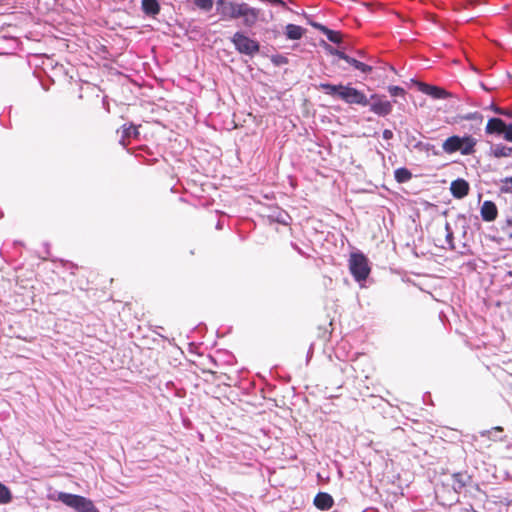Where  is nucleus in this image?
I'll return each instance as SVG.
<instances>
[{"mask_svg":"<svg viewBox=\"0 0 512 512\" xmlns=\"http://www.w3.org/2000/svg\"><path fill=\"white\" fill-rule=\"evenodd\" d=\"M319 89L324 91L327 95L338 97L348 104H358L362 106H367L369 104L366 95L362 91L351 86L320 83Z\"/></svg>","mask_w":512,"mask_h":512,"instance_id":"obj_1","label":"nucleus"},{"mask_svg":"<svg viewBox=\"0 0 512 512\" xmlns=\"http://www.w3.org/2000/svg\"><path fill=\"white\" fill-rule=\"evenodd\" d=\"M477 139L472 135L448 137L442 144V149L447 154L460 152L462 155H472L475 152Z\"/></svg>","mask_w":512,"mask_h":512,"instance_id":"obj_2","label":"nucleus"},{"mask_svg":"<svg viewBox=\"0 0 512 512\" xmlns=\"http://www.w3.org/2000/svg\"><path fill=\"white\" fill-rule=\"evenodd\" d=\"M56 499L77 512H99L92 500L81 495L60 492Z\"/></svg>","mask_w":512,"mask_h":512,"instance_id":"obj_3","label":"nucleus"},{"mask_svg":"<svg viewBox=\"0 0 512 512\" xmlns=\"http://www.w3.org/2000/svg\"><path fill=\"white\" fill-rule=\"evenodd\" d=\"M236 51L240 54L254 56L260 50V44L258 41L248 37L245 33L237 31L231 38Z\"/></svg>","mask_w":512,"mask_h":512,"instance_id":"obj_4","label":"nucleus"},{"mask_svg":"<svg viewBox=\"0 0 512 512\" xmlns=\"http://www.w3.org/2000/svg\"><path fill=\"white\" fill-rule=\"evenodd\" d=\"M349 269L356 281H365L370 274L368 259L362 253H353L349 259Z\"/></svg>","mask_w":512,"mask_h":512,"instance_id":"obj_5","label":"nucleus"},{"mask_svg":"<svg viewBox=\"0 0 512 512\" xmlns=\"http://www.w3.org/2000/svg\"><path fill=\"white\" fill-rule=\"evenodd\" d=\"M243 3L234 1L218 0L216 3V10L221 15L222 19L233 20L240 18Z\"/></svg>","mask_w":512,"mask_h":512,"instance_id":"obj_6","label":"nucleus"},{"mask_svg":"<svg viewBox=\"0 0 512 512\" xmlns=\"http://www.w3.org/2000/svg\"><path fill=\"white\" fill-rule=\"evenodd\" d=\"M263 13L260 9L250 7L247 3H243L240 18L243 19L244 26L251 28L262 18Z\"/></svg>","mask_w":512,"mask_h":512,"instance_id":"obj_7","label":"nucleus"},{"mask_svg":"<svg viewBox=\"0 0 512 512\" xmlns=\"http://www.w3.org/2000/svg\"><path fill=\"white\" fill-rule=\"evenodd\" d=\"M418 87L422 93L429 95L434 99H446V98L450 97L449 92H447L445 89L438 87V86H434V85H430V84H426V83H419Z\"/></svg>","mask_w":512,"mask_h":512,"instance_id":"obj_8","label":"nucleus"},{"mask_svg":"<svg viewBox=\"0 0 512 512\" xmlns=\"http://www.w3.org/2000/svg\"><path fill=\"white\" fill-rule=\"evenodd\" d=\"M372 99H376L370 106V110L379 115L386 116L392 112V104L387 100L378 99L376 95L372 96Z\"/></svg>","mask_w":512,"mask_h":512,"instance_id":"obj_9","label":"nucleus"},{"mask_svg":"<svg viewBox=\"0 0 512 512\" xmlns=\"http://www.w3.org/2000/svg\"><path fill=\"white\" fill-rule=\"evenodd\" d=\"M450 191L453 197L457 199L464 198L469 193V184L466 180L458 178L452 181Z\"/></svg>","mask_w":512,"mask_h":512,"instance_id":"obj_10","label":"nucleus"},{"mask_svg":"<svg viewBox=\"0 0 512 512\" xmlns=\"http://www.w3.org/2000/svg\"><path fill=\"white\" fill-rule=\"evenodd\" d=\"M313 503L317 509L326 511L333 507L334 499L326 492H319L314 497Z\"/></svg>","mask_w":512,"mask_h":512,"instance_id":"obj_11","label":"nucleus"},{"mask_svg":"<svg viewBox=\"0 0 512 512\" xmlns=\"http://www.w3.org/2000/svg\"><path fill=\"white\" fill-rule=\"evenodd\" d=\"M480 213L484 221L491 222L496 219L498 211L494 202L485 201L481 206Z\"/></svg>","mask_w":512,"mask_h":512,"instance_id":"obj_12","label":"nucleus"},{"mask_svg":"<svg viewBox=\"0 0 512 512\" xmlns=\"http://www.w3.org/2000/svg\"><path fill=\"white\" fill-rule=\"evenodd\" d=\"M506 123L500 118H491L485 128L487 134H504Z\"/></svg>","mask_w":512,"mask_h":512,"instance_id":"obj_13","label":"nucleus"},{"mask_svg":"<svg viewBox=\"0 0 512 512\" xmlns=\"http://www.w3.org/2000/svg\"><path fill=\"white\" fill-rule=\"evenodd\" d=\"M304 29L295 24H288L286 26L285 34L290 40H298L303 36Z\"/></svg>","mask_w":512,"mask_h":512,"instance_id":"obj_14","label":"nucleus"},{"mask_svg":"<svg viewBox=\"0 0 512 512\" xmlns=\"http://www.w3.org/2000/svg\"><path fill=\"white\" fill-rule=\"evenodd\" d=\"M491 154L495 158L509 157L512 154V148L503 144H495L491 147Z\"/></svg>","mask_w":512,"mask_h":512,"instance_id":"obj_15","label":"nucleus"},{"mask_svg":"<svg viewBox=\"0 0 512 512\" xmlns=\"http://www.w3.org/2000/svg\"><path fill=\"white\" fill-rule=\"evenodd\" d=\"M142 9L147 15H156L160 11L157 0H142Z\"/></svg>","mask_w":512,"mask_h":512,"instance_id":"obj_16","label":"nucleus"},{"mask_svg":"<svg viewBox=\"0 0 512 512\" xmlns=\"http://www.w3.org/2000/svg\"><path fill=\"white\" fill-rule=\"evenodd\" d=\"M318 29L327 37L330 42L339 44L342 40L341 34L337 31H333L323 25H317Z\"/></svg>","mask_w":512,"mask_h":512,"instance_id":"obj_17","label":"nucleus"},{"mask_svg":"<svg viewBox=\"0 0 512 512\" xmlns=\"http://www.w3.org/2000/svg\"><path fill=\"white\" fill-rule=\"evenodd\" d=\"M349 65H351L352 67H354L355 69L361 71L362 73L364 74H368L372 71V66L370 65H367L361 61H358L357 59L351 57V56H347V59L346 61Z\"/></svg>","mask_w":512,"mask_h":512,"instance_id":"obj_18","label":"nucleus"},{"mask_svg":"<svg viewBox=\"0 0 512 512\" xmlns=\"http://www.w3.org/2000/svg\"><path fill=\"white\" fill-rule=\"evenodd\" d=\"M137 135H138V129H137L136 126H134V125H129V126L123 125V127H122V136H121V139H120V143L123 146H126L127 145L126 139H129L131 137H137Z\"/></svg>","mask_w":512,"mask_h":512,"instance_id":"obj_19","label":"nucleus"},{"mask_svg":"<svg viewBox=\"0 0 512 512\" xmlns=\"http://www.w3.org/2000/svg\"><path fill=\"white\" fill-rule=\"evenodd\" d=\"M394 177L398 183H405L412 178V173L407 168H398L394 172Z\"/></svg>","mask_w":512,"mask_h":512,"instance_id":"obj_20","label":"nucleus"},{"mask_svg":"<svg viewBox=\"0 0 512 512\" xmlns=\"http://www.w3.org/2000/svg\"><path fill=\"white\" fill-rule=\"evenodd\" d=\"M12 500L10 489L0 482V504H7Z\"/></svg>","mask_w":512,"mask_h":512,"instance_id":"obj_21","label":"nucleus"},{"mask_svg":"<svg viewBox=\"0 0 512 512\" xmlns=\"http://www.w3.org/2000/svg\"><path fill=\"white\" fill-rule=\"evenodd\" d=\"M413 148L416 150H419V151H424V152L432 151L434 155H438V152L435 150V146L430 143H424L422 141L415 142L413 144Z\"/></svg>","mask_w":512,"mask_h":512,"instance_id":"obj_22","label":"nucleus"},{"mask_svg":"<svg viewBox=\"0 0 512 512\" xmlns=\"http://www.w3.org/2000/svg\"><path fill=\"white\" fill-rule=\"evenodd\" d=\"M194 3L204 11H210L213 7V0H194Z\"/></svg>","mask_w":512,"mask_h":512,"instance_id":"obj_23","label":"nucleus"},{"mask_svg":"<svg viewBox=\"0 0 512 512\" xmlns=\"http://www.w3.org/2000/svg\"><path fill=\"white\" fill-rule=\"evenodd\" d=\"M445 230H446V241H447L449 247L453 249L454 248L453 231H452L449 223H446Z\"/></svg>","mask_w":512,"mask_h":512,"instance_id":"obj_24","label":"nucleus"},{"mask_svg":"<svg viewBox=\"0 0 512 512\" xmlns=\"http://www.w3.org/2000/svg\"><path fill=\"white\" fill-rule=\"evenodd\" d=\"M388 91H389L390 95L393 97L404 96V94H405V90L399 86H389Z\"/></svg>","mask_w":512,"mask_h":512,"instance_id":"obj_25","label":"nucleus"},{"mask_svg":"<svg viewBox=\"0 0 512 512\" xmlns=\"http://www.w3.org/2000/svg\"><path fill=\"white\" fill-rule=\"evenodd\" d=\"M501 190L504 192H509L512 190V177H507L503 180V186Z\"/></svg>","mask_w":512,"mask_h":512,"instance_id":"obj_26","label":"nucleus"},{"mask_svg":"<svg viewBox=\"0 0 512 512\" xmlns=\"http://www.w3.org/2000/svg\"><path fill=\"white\" fill-rule=\"evenodd\" d=\"M503 135H504L505 140L512 142V124H509V125L506 124V128L504 130Z\"/></svg>","mask_w":512,"mask_h":512,"instance_id":"obj_27","label":"nucleus"},{"mask_svg":"<svg viewBox=\"0 0 512 512\" xmlns=\"http://www.w3.org/2000/svg\"><path fill=\"white\" fill-rule=\"evenodd\" d=\"M382 136L385 140H390L393 138L394 134L391 130L385 129L382 133Z\"/></svg>","mask_w":512,"mask_h":512,"instance_id":"obj_28","label":"nucleus"},{"mask_svg":"<svg viewBox=\"0 0 512 512\" xmlns=\"http://www.w3.org/2000/svg\"><path fill=\"white\" fill-rule=\"evenodd\" d=\"M336 56L339 59H342V60L346 61L348 55L346 53H344L343 51L339 50V51H336Z\"/></svg>","mask_w":512,"mask_h":512,"instance_id":"obj_29","label":"nucleus"},{"mask_svg":"<svg viewBox=\"0 0 512 512\" xmlns=\"http://www.w3.org/2000/svg\"><path fill=\"white\" fill-rule=\"evenodd\" d=\"M268 2L274 4V5H279V6H282V7H285L286 4L283 0H268Z\"/></svg>","mask_w":512,"mask_h":512,"instance_id":"obj_30","label":"nucleus"},{"mask_svg":"<svg viewBox=\"0 0 512 512\" xmlns=\"http://www.w3.org/2000/svg\"><path fill=\"white\" fill-rule=\"evenodd\" d=\"M415 142H419V141L415 138V136H409V137L407 138V144H408V145H410V146H412V147H413V144H414Z\"/></svg>","mask_w":512,"mask_h":512,"instance_id":"obj_31","label":"nucleus"},{"mask_svg":"<svg viewBox=\"0 0 512 512\" xmlns=\"http://www.w3.org/2000/svg\"><path fill=\"white\" fill-rule=\"evenodd\" d=\"M326 49L329 51L330 54L335 55V56H336V51H339L338 49H335L329 45H327Z\"/></svg>","mask_w":512,"mask_h":512,"instance_id":"obj_32","label":"nucleus"},{"mask_svg":"<svg viewBox=\"0 0 512 512\" xmlns=\"http://www.w3.org/2000/svg\"><path fill=\"white\" fill-rule=\"evenodd\" d=\"M495 111H496V113H498V114L507 115V113H506V112H504V111H503L502 109H500V108L495 109Z\"/></svg>","mask_w":512,"mask_h":512,"instance_id":"obj_33","label":"nucleus"},{"mask_svg":"<svg viewBox=\"0 0 512 512\" xmlns=\"http://www.w3.org/2000/svg\"><path fill=\"white\" fill-rule=\"evenodd\" d=\"M494 430L502 432V431H503V428H502V427H500V426H497V427H495V428H494Z\"/></svg>","mask_w":512,"mask_h":512,"instance_id":"obj_34","label":"nucleus"},{"mask_svg":"<svg viewBox=\"0 0 512 512\" xmlns=\"http://www.w3.org/2000/svg\"><path fill=\"white\" fill-rule=\"evenodd\" d=\"M465 118L470 120V119H473V116L469 115V116H466Z\"/></svg>","mask_w":512,"mask_h":512,"instance_id":"obj_35","label":"nucleus"},{"mask_svg":"<svg viewBox=\"0 0 512 512\" xmlns=\"http://www.w3.org/2000/svg\"><path fill=\"white\" fill-rule=\"evenodd\" d=\"M509 224H512V219L509 220ZM510 238L512 239V234L510 235Z\"/></svg>","mask_w":512,"mask_h":512,"instance_id":"obj_36","label":"nucleus"}]
</instances>
